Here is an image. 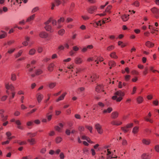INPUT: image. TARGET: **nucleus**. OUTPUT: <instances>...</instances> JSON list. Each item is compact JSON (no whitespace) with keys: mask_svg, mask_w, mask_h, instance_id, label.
<instances>
[{"mask_svg":"<svg viewBox=\"0 0 159 159\" xmlns=\"http://www.w3.org/2000/svg\"><path fill=\"white\" fill-rule=\"evenodd\" d=\"M115 94V95L112 97V99L116 100L117 102H120L122 99V97L124 95V93L120 90L116 92Z\"/></svg>","mask_w":159,"mask_h":159,"instance_id":"f257e3e1","label":"nucleus"},{"mask_svg":"<svg viewBox=\"0 0 159 159\" xmlns=\"http://www.w3.org/2000/svg\"><path fill=\"white\" fill-rule=\"evenodd\" d=\"M5 87L6 89H7L6 91V93L8 95H10V93L8 90H10L11 92H13V91L15 90L14 87L12 84H6L5 85Z\"/></svg>","mask_w":159,"mask_h":159,"instance_id":"f03ea898","label":"nucleus"},{"mask_svg":"<svg viewBox=\"0 0 159 159\" xmlns=\"http://www.w3.org/2000/svg\"><path fill=\"white\" fill-rule=\"evenodd\" d=\"M151 10L154 14L155 18L157 19L159 18V9L154 7L151 8Z\"/></svg>","mask_w":159,"mask_h":159,"instance_id":"7ed1b4c3","label":"nucleus"},{"mask_svg":"<svg viewBox=\"0 0 159 159\" xmlns=\"http://www.w3.org/2000/svg\"><path fill=\"white\" fill-rule=\"evenodd\" d=\"M95 127L99 134H101L102 133L103 130L101 125L97 123L95 125Z\"/></svg>","mask_w":159,"mask_h":159,"instance_id":"20e7f679","label":"nucleus"},{"mask_svg":"<svg viewBox=\"0 0 159 159\" xmlns=\"http://www.w3.org/2000/svg\"><path fill=\"white\" fill-rule=\"evenodd\" d=\"M64 21V18L63 17H61L60 19L58 20L57 28L59 29L62 26L61 25V22H63Z\"/></svg>","mask_w":159,"mask_h":159,"instance_id":"39448f33","label":"nucleus"},{"mask_svg":"<svg viewBox=\"0 0 159 159\" xmlns=\"http://www.w3.org/2000/svg\"><path fill=\"white\" fill-rule=\"evenodd\" d=\"M83 60L80 57H77L75 58L74 60L75 63L77 64H80L82 63Z\"/></svg>","mask_w":159,"mask_h":159,"instance_id":"423d86ee","label":"nucleus"},{"mask_svg":"<svg viewBox=\"0 0 159 159\" xmlns=\"http://www.w3.org/2000/svg\"><path fill=\"white\" fill-rule=\"evenodd\" d=\"M43 98V96L40 93H38L36 95V98L38 102L40 103Z\"/></svg>","mask_w":159,"mask_h":159,"instance_id":"0eeeda50","label":"nucleus"},{"mask_svg":"<svg viewBox=\"0 0 159 159\" xmlns=\"http://www.w3.org/2000/svg\"><path fill=\"white\" fill-rule=\"evenodd\" d=\"M48 35V34L45 32H41L39 34V36L42 38H46Z\"/></svg>","mask_w":159,"mask_h":159,"instance_id":"6e6552de","label":"nucleus"},{"mask_svg":"<svg viewBox=\"0 0 159 159\" xmlns=\"http://www.w3.org/2000/svg\"><path fill=\"white\" fill-rule=\"evenodd\" d=\"M54 66L55 65L53 63H52L49 64L48 68V70L50 72L52 71Z\"/></svg>","mask_w":159,"mask_h":159,"instance_id":"1a4fd4ad","label":"nucleus"},{"mask_svg":"<svg viewBox=\"0 0 159 159\" xmlns=\"http://www.w3.org/2000/svg\"><path fill=\"white\" fill-rule=\"evenodd\" d=\"M97 9V7L95 6L91 7L89 9L88 11L90 13H93Z\"/></svg>","mask_w":159,"mask_h":159,"instance_id":"9d476101","label":"nucleus"},{"mask_svg":"<svg viewBox=\"0 0 159 159\" xmlns=\"http://www.w3.org/2000/svg\"><path fill=\"white\" fill-rule=\"evenodd\" d=\"M103 87V86L102 85L100 84L98 85L95 89L96 91L98 92H99L101 90H102Z\"/></svg>","mask_w":159,"mask_h":159,"instance_id":"9b49d317","label":"nucleus"},{"mask_svg":"<svg viewBox=\"0 0 159 159\" xmlns=\"http://www.w3.org/2000/svg\"><path fill=\"white\" fill-rule=\"evenodd\" d=\"M67 94L66 92H65L63 93L61 96H60L59 98L56 100V102H58V101L63 100Z\"/></svg>","mask_w":159,"mask_h":159,"instance_id":"f8f14e48","label":"nucleus"},{"mask_svg":"<svg viewBox=\"0 0 159 159\" xmlns=\"http://www.w3.org/2000/svg\"><path fill=\"white\" fill-rule=\"evenodd\" d=\"M118 113L116 111H114L111 114V117L113 119L117 118L118 116Z\"/></svg>","mask_w":159,"mask_h":159,"instance_id":"ddd939ff","label":"nucleus"},{"mask_svg":"<svg viewBox=\"0 0 159 159\" xmlns=\"http://www.w3.org/2000/svg\"><path fill=\"white\" fill-rule=\"evenodd\" d=\"M44 28L47 31H50V32L53 31V30L52 29V26L50 25H46L44 27Z\"/></svg>","mask_w":159,"mask_h":159,"instance_id":"4468645a","label":"nucleus"},{"mask_svg":"<svg viewBox=\"0 0 159 159\" xmlns=\"http://www.w3.org/2000/svg\"><path fill=\"white\" fill-rule=\"evenodd\" d=\"M56 82H50L48 84V87L50 89L53 88L56 85Z\"/></svg>","mask_w":159,"mask_h":159,"instance_id":"2eb2a0df","label":"nucleus"},{"mask_svg":"<svg viewBox=\"0 0 159 159\" xmlns=\"http://www.w3.org/2000/svg\"><path fill=\"white\" fill-rule=\"evenodd\" d=\"M112 111L111 107H108L107 109H105L103 111V113H110Z\"/></svg>","mask_w":159,"mask_h":159,"instance_id":"dca6fc26","label":"nucleus"},{"mask_svg":"<svg viewBox=\"0 0 159 159\" xmlns=\"http://www.w3.org/2000/svg\"><path fill=\"white\" fill-rule=\"evenodd\" d=\"M36 52V51L34 48L31 49L29 51V54L30 55H33L35 54Z\"/></svg>","mask_w":159,"mask_h":159,"instance_id":"f3484780","label":"nucleus"},{"mask_svg":"<svg viewBox=\"0 0 159 159\" xmlns=\"http://www.w3.org/2000/svg\"><path fill=\"white\" fill-rule=\"evenodd\" d=\"M141 157L143 159H149L150 157L147 154L144 153L142 155Z\"/></svg>","mask_w":159,"mask_h":159,"instance_id":"a211bd4d","label":"nucleus"},{"mask_svg":"<svg viewBox=\"0 0 159 159\" xmlns=\"http://www.w3.org/2000/svg\"><path fill=\"white\" fill-rule=\"evenodd\" d=\"M143 143L146 145H149L150 143V141L149 139H143L142 140Z\"/></svg>","mask_w":159,"mask_h":159,"instance_id":"6ab92c4d","label":"nucleus"},{"mask_svg":"<svg viewBox=\"0 0 159 159\" xmlns=\"http://www.w3.org/2000/svg\"><path fill=\"white\" fill-rule=\"evenodd\" d=\"M111 124L114 125H120L122 124V122L120 121H113L111 122Z\"/></svg>","mask_w":159,"mask_h":159,"instance_id":"aec40b11","label":"nucleus"},{"mask_svg":"<svg viewBox=\"0 0 159 159\" xmlns=\"http://www.w3.org/2000/svg\"><path fill=\"white\" fill-rule=\"evenodd\" d=\"M62 139L61 137L60 136L57 137L55 139V142L57 143H60L62 141Z\"/></svg>","mask_w":159,"mask_h":159,"instance_id":"412c9836","label":"nucleus"},{"mask_svg":"<svg viewBox=\"0 0 159 159\" xmlns=\"http://www.w3.org/2000/svg\"><path fill=\"white\" fill-rule=\"evenodd\" d=\"M28 141L30 142V144L33 145L35 143V141L34 139L31 138V139H29L27 140Z\"/></svg>","mask_w":159,"mask_h":159,"instance_id":"4be33fe9","label":"nucleus"},{"mask_svg":"<svg viewBox=\"0 0 159 159\" xmlns=\"http://www.w3.org/2000/svg\"><path fill=\"white\" fill-rule=\"evenodd\" d=\"M129 15H125L122 16L121 18L124 21H126L129 19Z\"/></svg>","mask_w":159,"mask_h":159,"instance_id":"5701e85b","label":"nucleus"},{"mask_svg":"<svg viewBox=\"0 0 159 159\" xmlns=\"http://www.w3.org/2000/svg\"><path fill=\"white\" fill-rule=\"evenodd\" d=\"M148 47H152L154 46V44L149 41H147L145 44Z\"/></svg>","mask_w":159,"mask_h":159,"instance_id":"b1692460","label":"nucleus"},{"mask_svg":"<svg viewBox=\"0 0 159 159\" xmlns=\"http://www.w3.org/2000/svg\"><path fill=\"white\" fill-rule=\"evenodd\" d=\"M23 52V51L22 50H20L17 54L15 55V57L16 58H17L20 56Z\"/></svg>","mask_w":159,"mask_h":159,"instance_id":"393cba45","label":"nucleus"},{"mask_svg":"<svg viewBox=\"0 0 159 159\" xmlns=\"http://www.w3.org/2000/svg\"><path fill=\"white\" fill-rule=\"evenodd\" d=\"M90 78L92 79V81L93 82L96 79L98 78V76L96 74H94L92 75L91 76Z\"/></svg>","mask_w":159,"mask_h":159,"instance_id":"a878e982","label":"nucleus"},{"mask_svg":"<svg viewBox=\"0 0 159 159\" xmlns=\"http://www.w3.org/2000/svg\"><path fill=\"white\" fill-rule=\"evenodd\" d=\"M35 16V14H34L29 17L27 20V22H29L33 20Z\"/></svg>","mask_w":159,"mask_h":159,"instance_id":"bb28decb","label":"nucleus"},{"mask_svg":"<svg viewBox=\"0 0 159 159\" xmlns=\"http://www.w3.org/2000/svg\"><path fill=\"white\" fill-rule=\"evenodd\" d=\"M55 2V5L57 6H58L61 3V1L60 0H54Z\"/></svg>","mask_w":159,"mask_h":159,"instance_id":"cd10ccee","label":"nucleus"},{"mask_svg":"<svg viewBox=\"0 0 159 159\" xmlns=\"http://www.w3.org/2000/svg\"><path fill=\"white\" fill-rule=\"evenodd\" d=\"M1 32L3 34L0 35V39L5 38L7 35V33L5 32L1 31Z\"/></svg>","mask_w":159,"mask_h":159,"instance_id":"c85d7f7f","label":"nucleus"},{"mask_svg":"<svg viewBox=\"0 0 159 159\" xmlns=\"http://www.w3.org/2000/svg\"><path fill=\"white\" fill-rule=\"evenodd\" d=\"M139 127L137 126L134 127L132 130V132L134 134H136L138 131Z\"/></svg>","mask_w":159,"mask_h":159,"instance_id":"c756f323","label":"nucleus"},{"mask_svg":"<svg viewBox=\"0 0 159 159\" xmlns=\"http://www.w3.org/2000/svg\"><path fill=\"white\" fill-rule=\"evenodd\" d=\"M36 134V133H28L27 134V135L29 136L30 138H32L34 137Z\"/></svg>","mask_w":159,"mask_h":159,"instance_id":"7c9ffc66","label":"nucleus"},{"mask_svg":"<svg viewBox=\"0 0 159 159\" xmlns=\"http://www.w3.org/2000/svg\"><path fill=\"white\" fill-rule=\"evenodd\" d=\"M143 98L141 96L139 97L137 99V101L139 103H142L143 101Z\"/></svg>","mask_w":159,"mask_h":159,"instance_id":"2f4dec72","label":"nucleus"},{"mask_svg":"<svg viewBox=\"0 0 159 159\" xmlns=\"http://www.w3.org/2000/svg\"><path fill=\"white\" fill-rule=\"evenodd\" d=\"M65 30L63 29H61L58 31V34L61 35H62L65 33Z\"/></svg>","mask_w":159,"mask_h":159,"instance_id":"473e14b6","label":"nucleus"},{"mask_svg":"<svg viewBox=\"0 0 159 159\" xmlns=\"http://www.w3.org/2000/svg\"><path fill=\"white\" fill-rule=\"evenodd\" d=\"M11 79L12 81H15L16 80V76L15 74H11Z\"/></svg>","mask_w":159,"mask_h":159,"instance_id":"72a5a7b5","label":"nucleus"},{"mask_svg":"<svg viewBox=\"0 0 159 159\" xmlns=\"http://www.w3.org/2000/svg\"><path fill=\"white\" fill-rule=\"evenodd\" d=\"M39 8L38 7H35L32 9V10L31 11V13H34L35 12L37 11L38 10H39Z\"/></svg>","mask_w":159,"mask_h":159,"instance_id":"f704fd0d","label":"nucleus"},{"mask_svg":"<svg viewBox=\"0 0 159 159\" xmlns=\"http://www.w3.org/2000/svg\"><path fill=\"white\" fill-rule=\"evenodd\" d=\"M110 56L113 58H117V56L116 55V53L115 52H113L111 53L110 54Z\"/></svg>","mask_w":159,"mask_h":159,"instance_id":"c9c22d12","label":"nucleus"},{"mask_svg":"<svg viewBox=\"0 0 159 159\" xmlns=\"http://www.w3.org/2000/svg\"><path fill=\"white\" fill-rule=\"evenodd\" d=\"M114 48V46L113 45H111L109 47H108L107 49V51H111Z\"/></svg>","mask_w":159,"mask_h":159,"instance_id":"e433bc0d","label":"nucleus"},{"mask_svg":"<svg viewBox=\"0 0 159 159\" xmlns=\"http://www.w3.org/2000/svg\"><path fill=\"white\" fill-rule=\"evenodd\" d=\"M109 65L110 66H114L116 65V63L112 61H110L109 62Z\"/></svg>","mask_w":159,"mask_h":159,"instance_id":"4c0bfd02","label":"nucleus"},{"mask_svg":"<svg viewBox=\"0 0 159 159\" xmlns=\"http://www.w3.org/2000/svg\"><path fill=\"white\" fill-rule=\"evenodd\" d=\"M111 7L112 6L111 5L108 6L105 10V11L108 12L109 13H111V11H110V10L111 9Z\"/></svg>","mask_w":159,"mask_h":159,"instance_id":"58836bf2","label":"nucleus"},{"mask_svg":"<svg viewBox=\"0 0 159 159\" xmlns=\"http://www.w3.org/2000/svg\"><path fill=\"white\" fill-rule=\"evenodd\" d=\"M85 127L90 131L91 133H92L93 127L92 126H90L89 125H86Z\"/></svg>","mask_w":159,"mask_h":159,"instance_id":"ea45409f","label":"nucleus"},{"mask_svg":"<svg viewBox=\"0 0 159 159\" xmlns=\"http://www.w3.org/2000/svg\"><path fill=\"white\" fill-rule=\"evenodd\" d=\"M49 113H48L46 114V117L47 118L48 120V121H50L52 119V115H48Z\"/></svg>","mask_w":159,"mask_h":159,"instance_id":"a19ab883","label":"nucleus"},{"mask_svg":"<svg viewBox=\"0 0 159 159\" xmlns=\"http://www.w3.org/2000/svg\"><path fill=\"white\" fill-rule=\"evenodd\" d=\"M51 21L52 22V24L53 26L56 25H57V21L55 20L52 19V18Z\"/></svg>","mask_w":159,"mask_h":159,"instance_id":"79ce46f5","label":"nucleus"},{"mask_svg":"<svg viewBox=\"0 0 159 159\" xmlns=\"http://www.w3.org/2000/svg\"><path fill=\"white\" fill-rule=\"evenodd\" d=\"M35 73L36 75H39L42 73V71L41 69H38L36 70Z\"/></svg>","mask_w":159,"mask_h":159,"instance_id":"37998d69","label":"nucleus"},{"mask_svg":"<svg viewBox=\"0 0 159 159\" xmlns=\"http://www.w3.org/2000/svg\"><path fill=\"white\" fill-rule=\"evenodd\" d=\"M17 143L20 145H23L24 144H26L27 143L25 141L20 142L19 141H17Z\"/></svg>","mask_w":159,"mask_h":159,"instance_id":"c03bdc74","label":"nucleus"},{"mask_svg":"<svg viewBox=\"0 0 159 159\" xmlns=\"http://www.w3.org/2000/svg\"><path fill=\"white\" fill-rule=\"evenodd\" d=\"M1 117L2 118V120L3 121H4L5 120H6L7 118V116H4L3 115H1Z\"/></svg>","mask_w":159,"mask_h":159,"instance_id":"a18cd8bd","label":"nucleus"},{"mask_svg":"<svg viewBox=\"0 0 159 159\" xmlns=\"http://www.w3.org/2000/svg\"><path fill=\"white\" fill-rule=\"evenodd\" d=\"M73 20V19L71 18L68 17L66 18V21L67 23H69L72 22Z\"/></svg>","mask_w":159,"mask_h":159,"instance_id":"49530a36","label":"nucleus"},{"mask_svg":"<svg viewBox=\"0 0 159 159\" xmlns=\"http://www.w3.org/2000/svg\"><path fill=\"white\" fill-rule=\"evenodd\" d=\"M155 149L156 152H159V145H157L155 147Z\"/></svg>","mask_w":159,"mask_h":159,"instance_id":"de8ad7c7","label":"nucleus"},{"mask_svg":"<svg viewBox=\"0 0 159 159\" xmlns=\"http://www.w3.org/2000/svg\"><path fill=\"white\" fill-rule=\"evenodd\" d=\"M15 48H12L11 49H10L8 50V51H7V52L9 54H11L14 51H15Z\"/></svg>","mask_w":159,"mask_h":159,"instance_id":"09e8293b","label":"nucleus"},{"mask_svg":"<svg viewBox=\"0 0 159 159\" xmlns=\"http://www.w3.org/2000/svg\"><path fill=\"white\" fill-rule=\"evenodd\" d=\"M128 128H127L126 126V127H122L121 128V129H122V130L123 131H124L125 132H127L128 131Z\"/></svg>","mask_w":159,"mask_h":159,"instance_id":"8fccbe9b","label":"nucleus"},{"mask_svg":"<svg viewBox=\"0 0 159 159\" xmlns=\"http://www.w3.org/2000/svg\"><path fill=\"white\" fill-rule=\"evenodd\" d=\"M133 5L136 7H138L139 6V3L138 1H135L133 4Z\"/></svg>","mask_w":159,"mask_h":159,"instance_id":"3c124183","label":"nucleus"},{"mask_svg":"<svg viewBox=\"0 0 159 159\" xmlns=\"http://www.w3.org/2000/svg\"><path fill=\"white\" fill-rule=\"evenodd\" d=\"M130 77V76L129 75H126L125 76V81H128Z\"/></svg>","mask_w":159,"mask_h":159,"instance_id":"603ef678","label":"nucleus"},{"mask_svg":"<svg viewBox=\"0 0 159 159\" xmlns=\"http://www.w3.org/2000/svg\"><path fill=\"white\" fill-rule=\"evenodd\" d=\"M51 21V18H50L49 19L44 23L45 25H48L49 24Z\"/></svg>","mask_w":159,"mask_h":159,"instance_id":"864d4df0","label":"nucleus"},{"mask_svg":"<svg viewBox=\"0 0 159 159\" xmlns=\"http://www.w3.org/2000/svg\"><path fill=\"white\" fill-rule=\"evenodd\" d=\"M145 120L146 121H147L149 122L150 123H152L153 122V120L152 119H149V118H147V117H145L144 118Z\"/></svg>","mask_w":159,"mask_h":159,"instance_id":"5fc2aeb1","label":"nucleus"},{"mask_svg":"<svg viewBox=\"0 0 159 159\" xmlns=\"http://www.w3.org/2000/svg\"><path fill=\"white\" fill-rule=\"evenodd\" d=\"M33 124V122L32 121H28L27 123V125L28 126H30Z\"/></svg>","mask_w":159,"mask_h":159,"instance_id":"6e6d98bb","label":"nucleus"},{"mask_svg":"<svg viewBox=\"0 0 159 159\" xmlns=\"http://www.w3.org/2000/svg\"><path fill=\"white\" fill-rule=\"evenodd\" d=\"M73 50L75 51H77L79 50V48L76 46H74L73 48Z\"/></svg>","mask_w":159,"mask_h":159,"instance_id":"4d7b16f0","label":"nucleus"},{"mask_svg":"<svg viewBox=\"0 0 159 159\" xmlns=\"http://www.w3.org/2000/svg\"><path fill=\"white\" fill-rule=\"evenodd\" d=\"M64 155L63 152H61L60 154V157L61 159H63L64 158Z\"/></svg>","mask_w":159,"mask_h":159,"instance_id":"13d9d810","label":"nucleus"},{"mask_svg":"<svg viewBox=\"0 0 159 159\" xmlns=\"http://www.w3.org/2000/svg\"><path fill=\"white\" fill-rule=\"evenodd\" d=\"M82 18L84 20H88L89 18L87 16H81Z\"/></svg>","mask_w":159,"mask_h":159,"instance_id":"bf43d9fd","label":"nucleus"},{"mask_svg":"<svg viewBox=\"0 0 159 159\" xmlns=\"http://www.w3.org/2000/svg\"><path fill=\"white\" fill-rule=\"evenodd\" d=\"M78 129L80 131H82L84 130V128L83 126H80L79 127Z\"/></svg>","mask_w":159,"mask_h":159,"instance_id":"052dcab7","label":"nucleus"},{"mask_svg":"<svg viewBox=\"0 0 159 159\" xmlns=\"http://www.w3.org/2000/svg\"><path fill=\"white\" fill-rule=\"evenodd\" d=\"M136 89H137L136 87H134L133 88V92H132V93H131V94H133L134 93H135L136 92Z\"/></svg>","mask_w":159,"mask_h":159,"instance_id":"680f3d73","label":"nucleus"},{"mask_svg":"<svg viewBox=\"0 0 159 159\" xmlns=\"http://www.w3.org/2000/svg\"><path fill=\"white\" fill-rule=\"evenodd\" d=\"M122 144L124 145H126L127 144V142L125 139H123L122 140Z\"/></svg>","mask_w":159,"mask_h":159,"instance_id":"e2e57ef3","label":"nucleus"},{"mask_svg":"<svg viewBox=\"0 0 159 159\" xmlns=\"http://www.w3.org/2000/svg\"><path fill=\"white\" fill-rule=\"evenodd\" d=\"M7 96H3L1 98V100L2 101H5L7 98Z\"/></svg>","mask_w":159,"mask_h":159,"instance_id":"0e129e2a","label":"nucleus"},{"mask_svg":"<svg viewBox=\"0 0 159 159\" xmlns=\"http://www.w3.org/2000/svg\"><path fill=\"white\" fill-rule=\"evenodd\" d=\"M15 123L17 125H20L21 124L20 121L19 120H16L15 121Z\"/></svg>","mask_w":159,"mask_h":159,"instance_id":"69168bd1","label":"nucleus"},{"mask_svg":"<svg viewBox=\"0 0 159 159\" xmlns=\"http://www.w3.org/2000/svg\"><path fill=\"white\" fill-rule=\"evenodd\" d=\"M55 129L58 132H60L61 131V128L58 126H56L55 127Z\"/></svg>","mask_w":159,"mask_h":159,"instance_id":"338daca9","label":"nucleus"},{"mask_svg":"<svg viewBox=\"0 0 159 159\" xmlns=\"http://www.w3.org/2000/svg\"><path fill=\"white\" fill-rule=\"evenodd\" d=\"M43 51V48L41 47H39L37 49V51L39 53H41Z\"/></svg>","mask_w":159,"mask_h":159,"instance_id":"774afa93","label":"nucleus"}]
</instances>
